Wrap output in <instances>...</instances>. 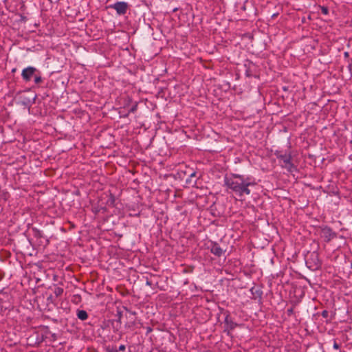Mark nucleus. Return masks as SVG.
<instances>
[{
    "label": "nucleus",
    "instance_id": "nucleus-1",
    "mask_svg": "<svg viewBox=\"0 0 352 352\" xmlns=\"http://www.w3.org/2000/svg\"><path fill=\"white\" fill-rule=\"evenodd\" d=\"M225 184L239 197L249 195L251 192L250 187L254 186L256 183L251 182L249 178L234 174L225 177Z\"/></svg>",
    "mask_w": 352,
    "mask_h": 352
},
{
    "label": "nucleus",
    "instance_id": "nucleus-4",
    "mask_svg": "<svg viewBox=\"0 0 352 352\" xmlns=\"http://www.w3.org/2000/svg\"><path fill=\"white\" fill-rule=\"evenodd\" d=\"M282 161V166L287 169L289 171H292L294 168L293 164L292 163V157L290 155L285 154L281 155L280 157Z\"/></svg>",
    "mask_w": 352,
    "mask_h": 352
},
{
    "label": "nucleus",
    "instance_id": "nucleus-19",
    "mask_svg": "<svg viewBox=\"0 0 352 352\" xmlns=\"http://www.w3.org/2000/svg\"><path fill=\"white\" fill-rule=\"evenodd\" d=\"M323 315H326V311H323Z\"/></svg>",
    "mask_w": 352,
    "mask_h": 352
},
{
    "label": "nucleus",
    "instance_id": "nucleus-10",
    "mask_svg": "<svg viewBox=\"0 0 352 352\" xmlns=\"http://www.w3.org/2000/svg\"><path fill=\"white\" fill-rule=\"evenodd\" d=\"M34 81L36 84L40 83L42 81L41 77L36 76L34 78Z\"/></svg>",
    "mask_w": 352,
    "mask_h": 352
},
{
    "label": "nucleus",
    "instance_id": "nucleus-11",
    "mask_svg": "<svg viewBox=\"0 0 352 352\" xmlns=\"http://www.w3.org/2000/svg\"><path fill=\"white\" fill-rule=\"evenodd\" d=\"M107 352H118V349L116 348L110 349L109 348L107 349Z\"/></svg>",
    "mask_w": 352,
    "mask_h": 352
},
{
    "label": "nucleus",
    "instance_id": "nucleus-14",
    "mask_svg": "<svg viewBox=\"0 0 352 352\" xmlns=\"http://www.w3.org/2000/svg\"><path fill=\"white\" fill-rule=\"evenodd\" d=\"M327 8H322V12L324 14H327Z\"/></svg>",
    "mask_w": 352,
    "mask_h": 352
},
{
    "label": "nucleus",
    "instance_id": "nucleus-9",
    "mask_svg": "<svg viewBox=\"0 0 352 352\" xmlns=\"http://www.w3.org/2000/svg\"><path fill=\"white\" fill-rule=\"evenodd\" d=\"M63 292V289L60 287H57L55 289L54 294L56 296H60Z\"/></svg>",
    "mask_w": 352,
    "mask_h": 352
},
{
    "label": "nucleus",
    "instance_id": "nucleus-2",
    "mask_svg": "<svg viewBox=\"0 0 352 352\" xmlns=\"http://www.w3.org/2000/svg\"><path fill=\"white\" fill-rule=\"evenodd\" d=\"M109 8L116 10L118 14L122 15L126 13L129 8V4L126 2L119 1L109 6Z\"/></svg>",
    "mask_w": 352,
    "mask_h": 352
},
{
    "label": "nucleus",
    "instance_id": "nucleus-3",
    "mask_svg": "<svg viewBox=\"0 0 352 352\" xmlns=\"http://www.w3.org/2000/svg\"><path fill=\"white\" fill-rule=\"evenodd\" d=\"M310 258L307 260V263H310L309 267H314L318 269L320 266V261L319 259L318 254L316 252H313L309 255Z\"/></svg>",
    "mask_w": 352,
    "mask_h": 352
},
{
    "label": "nucleus",
    "instance_id": "nucleus-6",
    "mask_svg": "<svg viewBox=\"0 0 352 352\" xmlns=\"http://www.w3.org/2000/svg\"><path fill=\"white\" fill-rule=\"evenodd\" d=\"M225 323H226V329H228L229 331L234 329L237 325L235 322H234L231 320V318H230L229 316H227L226 317Z\"/></svg>",
    "mask_w": 352,
    "mask_h": 352
},
{
    "label": "nucleus",
    "instance_id": "nucleus-16",
    "mask_svg": "<svg viewBox=\"0 0 352 352\" xmlns=\"http://www.w3.org/2000/svg\"><path fill=\"white\" fill-rule=\"evenodd\" d=\"M135 110V107H133L131 109V111H134Z\"/></svg>",
    "mask_w": 352,
    "mask_h": 352
},
{
    "label": "nucleus",
    "instance_id": "nucleus-13",
    "mask_svg": "<svg viewBox=\"0 0 352 352\" xmlns=\"http://www.w3.org/2000/svg\"><path fill=\"white\" fill-rule=\"evenodd\" d=\"M119 350L120 351H124L125 350V346L122 344L119 346Z\"/></svg>",
    "mask_w": 352,
    "mask_h": 352
},
{
    "label": "nucleus",
    "instance_id": "nucleus-7",
    "mask_svg": "<svg viewBox=\"0 0 352 352\" xmlns=\"http://www.w3.org/2000/svg\"><path fill=\"white\" fill-rule=\"evenodd\" d=\"M211 252L217 256H221L223 251L217 243H214L211 248Z\"/></svg>",
    "mask_w": 352,
    "mask_h": 352
},
{
    "label": "nucleus",
    "instance_id": "nucleus-18",
    "mask_svg": "<svg viewBox=\"0 0 352 352\" xmlns=\"http://www.w3.org/2000/svg\"><path fill=\"white\" fill-rule=\"evenodd\" d=\"M323 315H326V311H323Z\"/></svg>",
    "mask_w": 352,
    "mask_h": 352
},
{
    "label": "nucleus",
    "instance_id": "nucleus-8",
    "mask_svg": "<svg viewBox=\"0 0 352 352\" xmlns=\"http://www.w3.org/2000/svg\"><path fill=\"white\" fill-rule=\"evenodd\" d=\"M77 316L80 320H85L88 318V314L85 310H78Z\"/></svg>",
    "mask_w": 352,
    "mask_h": 352
},
{
    "label": "nucleus",
    "instance_id": "nucleus-5",
    "mask_svg": "<svg viewBox=\"0 0 352 352\" xmlns=\"http://www.w3.org/2000/svg\"><path fill=\"white\" fill-rule=\"evenodd\" d=\"M36 70V68L33 67H28L22 71L21 76L25 81H29Z\"/></svg>",
    "mask_w": 352,
    "mask_h": 352
},
{
    "label": "nucleus",
    "instance_id": "nucleus-17",
    "mask_svg": "<svg viewBox=\"0 0 352 352\" xmlns=\"http://www.w3.org/2000/svg\"><path fill=\"white\" fill-rule=\"evenodd\" d=\"M327 231V232H331V230L330 229H328Z\"/></svg>",
    "mask_w": 352,
    "mask_h": 352
},
{
    "label": "nucleus",
    "instance_id": "nucleus-15",
    "mask_svg": "<svg viewBox=\"0 0 352 352\" xmlns=\"http://www.w3.org/2000/svg\"><path fill=\"white\" fill-rule=\"evenodd\" d=\"M190 177H195V172H192L190 174Z\"/></svg>",
    "mask_w": 352,
    "mask_h": 352
},
{
    "label": "nucleus",
    "instance_id": "nucleus-12",
    "mask_svg": "<svg viewBox=\"0 0 352 352\" xmlns=\"http://www.w3.org/2000/svg\"><path fill=\"white\" fill-rule=\"evenodd\" d=\"M339 344L335 342L334 344H333V348L336 349H339Z\"/></svg>",
    "mask_w": 352,
    "mask_h": 352
}]
</instances>
